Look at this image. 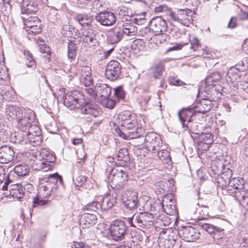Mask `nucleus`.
Wrapping results in <instances>:
<instances>
[{
    "label": "nucleus",
    "mask_w": 248,
    "mask_h": 248,
    "mask_svg": "<svg viewBox=\"0 0 248 248\" xmlns=\"http://www.w3.org/2000/svg\"><path fill=\"white\" fill-rule=\"evenodd\" d=\"M143 212L135 214L132 217L128 218V221L131 226L136 227L133 222L137 223L140 227H149L153 225L154 221V216L152 213L153 208L151 202L147 201L142 206Z\"/></svg>",
    "instance_id": "nucleus-1"
},
{
    "label": "nucleus",
    "mask_w": 248,
    "mask_h": 248,
    "mask_svg": "<svg viewBox=\"0 0 248 248\" xmlns=\"http://www.w3.org/2000/svg\"><path fill=\"white\" fill-rule=\"evenodd\" d=\"M22 109L15 105H9L6 108V113L11 119L16 120L21 125L28 126L35 120L34 112L30 109Z\"/></svg>",
    "instance_id": "nucleus-2"
},
{
    "label": "nucleus",
    "mask_w": 248,
    "mask_h": 248,
    "mask_svg": "<svg viewBox=\"0 0 248 248\" xmlns=\"http://www.w3.org/2000/svg\"><path fill=\"white\" fill-rule=\"evenodd\" d=\"M62 177L57 173L49 174L48 180L42 183L40 186V193L45 197L51 195L55 196L59 190V186H62Z\"/></svg>",
    "instance_id": "nucleus-3"
},
{
    "label": "nucleus",
    "mask_w": 248,
    "mask_h": 248,
    "mask_svg": "<svg viewBox=\"0 0 248 248\" xmlns=\"http://www.w3.org/2000/svg\"><path fill=\"white\" fill-rule=\"evenodd\" d=\"M106 174L108 175V181L114 188L120 189L126 185L128 175L122 170L117 169H106Z\"/></svg>",
    "instance_id": "nucleus-4"
},
{
    "label": "nucleus",
    "mask_w": 248,
    "mask_h": 248,
    "mask_svg": "<svg viewBox=\"0 0 248 248\" xmlns=\"http://www.w3.org/2000/svg\"><path fill=\"white\" fill-rule=\"evenodd\" d=\"M109 231L112 240L121 241L125 239L127 234L128 227L124 221L115 220L110 224Z\"/></svg>",
    "instance_id": "nucleus-5"
},
{
    "label": "nucleus",
    "mask_w": 248,
    "mask_h": 248,
    "mask_svg": "<svg viewBox=\"0 0 248 248\" xmlns=\"http://www.w3.org/2000/svg\"><path fill=\"white\" fill-rule=\"evenodd\" d=\"M83 103L84 95L78 91H72L67 93L63 100L64 105L70 110L79 108Z\"/></svg>",
    "instance_id": "nucleus-6"
},
{
    "label": "nucleus",
    "mask_w": 248,
    "mask_h": 248,
    "mask_svg": "<svg viewBox=\"0 0 248 248\" xmlns=\"http://www.w3.org/2000/svg\"><path fill=\"white\" fill-rule=\"evenodd\" d=\"M143 142L145 148L152 153H156L162 147V140L159 135L155 132H148L146 135Z\"/></svg>",
    "instance_id": "nucleus-7"
},
{
    "label": "nucleus",
    "mask_w": 248,
    "mask_h": 248,
    "mask_svg": "<svg viewBox=\"0 0 248 248\" xmlns=\"http://www.w3.org/2000/svg\"><path fill=\"white\" fill-rule=\"evenodd\" d=\"M120 200L126 208L130 210L134 209L138 207L139 204L138 193L128 189L124 190L121 193Z\"/></svg>",
    "instance_id": "nucleus-8"
},
{
    "label": "nucleus",
    "mask_w": 248,
    "mask_h": 248,
    "mask_svg": "<svg viewBox=\"0 0 248 248\" xmlns=\"http://www.w3.org/2000/svg\"><path fill=\"white\" fill-rule=\"evenodd\" d=\"M198 3L197 0H186L184 3L186 8L178 10L179 23L186 26H188L190 23L191 17L188 14H190L192 10H194L193 7Z\"/></svg>",
    "instance_id": "nucleus-9"
},
{
    "label": "nucleus",
    "mask_w": 248,
    "mask_h": 248,
    "mask_svg": "<svg viewBox=\"0 0 248 248\" xmlns=\"http://www.w3.org/2000/svg\"><path fill=\"white\" fill-rule=\"evenodd\" d=\"M178 233L183 240L186 242L195 241L200 235V233L190 226L181 227L179 229Z\"/></svg>",
    "instance_id": "nucleus-10"
},
{
    "label": "nucleus",
    "mask_w": 248,
    "mask_h": 248,
    "mask_svg": "<svg viewBox=\"0 0 248 248\" xmlns=\"http://www.w3.org/2000/svg\"><path fill=\"white\" fill-rule=\"evenodd\" d=\"M246 76L247 74L244 71H240L237 67H232L227 74V80L238 88L240 84L246 79Z\"/></svg>",
    "instance_id": "nucleus-11"
},
{
    "label": "nucleus",
    "mask_w": 248,
    "mask_h": 248,
    "mask_svg": "<svg viewBox=\"0 0 248 248\" xmlns=\"http://www.w3.org/2000/svg\"><path fill=\"white\" fill-rule=\"evenodd\" d=\"M23 126L28 129L26 132L29 139V142L34 146L39 145L42 140L41 130L39 127L34 124L31 125V124L28 126Z\"/></svg>",
    "instance_id": "nucleus-12"
},
{
    "label": "nucleus",
    "mask_w": 248,
    "mask_h": 248,
    "mask_svg": "<svg viewBox=\"0 0 248 248\" xmlns=\"http://www.w3.org/2000/svg\"><path fill=\"white\" fill-rule=\"evenodd\" d=\"M121 65L117 61H110L107 64L105 71L106 78L112 81L117 79L121 73Z\"/></svg>",
    "instance_id": "nucleus-13"
},
{
    "label": "nucleus",
    "mask_w": 248,
    "mask_h": 248,
    "mask_svg": "<svg viewBox=\"0 0 248 248\" xmlns=\"http://www.w3.org/2000/svg\"><path fill=\"white\" fill-rule=\"evenodd\" d=\"M95 19L103 26H109L116 22V16L111 12L105 11L97 14L95 16Z\"/></svg>",
    "instance_id": "nucleus-14"
},
{
    "label": "nucleus",
    "mask_w": 248,
    "mask_h": 248,
    "mask_svg": "<svg viewBox=\"0 0 248 248\" xmlns=\"http://www.w3.org/2000/svg\"><path fill=\"white\" fill-rule=\"evenodd\" d=\"M13 148L8 145H3L0 147V162L6 164L11 162L15 156Z\"/></svg>",
    "instance_id": "nucleus-15"
},
{
    "label": "nucleus",
    "mask_w": 248,
    "mask_h": 248,
    "mask_svg": "<svg viewBox=\"0 0 248 248\" xmlns=\"http://www.w3.org/2000/svg\"><path fill=\"white\" fill-rule=\"evenodd\" d=\"M152 30L156 33L165 32L167 31L168 26L166 21L160 16H156L150 21Z\"/></svg>",
    "instance_id": "nucleus-16"
},
{
    "label": "nucleus",
    "mask_w": 248,
    "mask_h": 248,
    "mask_svg": "<svg viewBox=\"0 0 248 248\" xmlns=\"http://www.w3.org/2000/svg\"><path fill=\"white\" fill-rule=\"evenodd\" d=\"M96 221L97 217L95 214L90 212L83 213L80 219V223L83 229L89 228L93 226Z\"/></svg>",
    "instance_id": "nucleus-17"
},
{
    "label": "nucleus",
    "mask_w": 248,
    "mask_h": 248,
    "mask_svg": "<svg viewBox=\"0 0 248 248\" xmlns=\"http://www.w3.org/2000/svg\"><path fill=\"white\" fill-rule=\"evenodd\" d=\"M201 228L210 234L218 235L220 238L224 235V229L210 223H200Z\"/></svg>",
    "instance_id": "nucleus-18"
},
{
    "label": "nucleus",
    "mask_w": 248,
    "mask_h": 248,
    "mask_svg": "<svg viewBox=\"0 0 248 248\" xmlns=\"http://www.w3.org/2000/svg\"><path fill=\"white\" fill-rule=\"evenodd\" d=\"M97 92V96L100 97L101 101L107 100L110 97L111 90L110 88L105 83H97L95 86Z\"/></svg>",
    "instance_id": "nucleus-19"
},
{
    "label": "nucleus",
    "mask_w": 248,
    "mask_h": 248,
    "mask_svg": "<svg viewBox=\"0 0 248 248\" xmlns=\"http://www.w3.org/2000/svg\"><path fill=\"white\" fill-rule=\"evenodd\" d=\"M195 111L193 108H183L178 112V117L180 121L183 126L184 123L186 124L187 122L191 120H193Z\"/></svg>",
    "instance_id": "nucleus-20"
},
{
    "label": "nucleus",
    "mask_w": 248,
    "mask_h": 248,
    "mask_svg": "<svg viewBox=\"0 0 248 248\" xmlns=\"http://www.w3.org/2000/svg\"><path fill=\"white\" fill-rule=\"evenodd\" d=\"M21 10L22 14H34L38 10L37 4L32 0H22Z\"/></svg>",
    "instance_id": "nucleus-21"
},
{
    "label": "nucleus",
    "mask_w": 248,
    "mask_h": 248,
    "mask_svg": "<svg viewBox=\"0 0 248 248\" xmlns=\"http://www.w3.org/2000/svg\"><path fill=\"white\" fill-rule=\"evenodd\" d=\"M123 36V33L121 28L115 26L108 32V41L112 44H117L119 42Z\"/></svg>",
    "instance_id": "nucleus-22"
},
{
    "label": "nucleus",
    "mask_w": 248,
    "mask_h": 248,
    "mask_svg": "<svg viewBox=\"0 0 248 248\" xmlns=\"http://www.w3.org/2000/svg\"><path fill=\"white\" fill-rule=\"evenodd\" d=\"M82 114L93 115L96 117L97 115V106L89 101H87L84 98V103L81 104L79 108Z\"/></svg>",
    "instance_id": "nucleus-23"
},
{
    "label": "nucleus",
    "mask_w": 248,
    "mask_h": 248,
    "mask_svg": "<svg viewBox=\"0 0 248 248\" xmlns=\"http://www.w3.org/2000/svg\"><path fill=\"white\" fill-rule=\"evenodd\" d=\"M195 118H193V120L187 122L186 124L184 123L183 127L185 130H187L192 133L200 135L201 133H202V124L195 121Z\"/></svg>",
    "instance_id": "nucleus-24"
},
{
    "label": "nucleus",
    "mask_w": 248,
    "mask_h": 248,
    "mask_svg": "<svg viewBox=\"0 0 248 248\" xmlns=\"http://www.w3.org/2000/svg\"><path fill=\"white\" fill-rule=\"evenodd\" d=\"M96 31L92 29H88L83 32V42L89 46H95L97 42L95 38Z\"/></svg>",
    "instance_id": "nucleus-25"
},
{
    "label": "nucleus",
    "mask_w": 248,
    "mask_h": 248,
    "mask_svg": "<svg viewBox=\"0 0 248 248\" xmlns=\"http://www.w3.org/2000/svg\"><path fill=\"white\" fill-rule=\"evenodd\" d=\"M26 130V128H25L24 126L21 125L20 130L15 133L14 138L15 139L14 142L15 143L24 145L29 142V139Z\"/></svg>",
    "instance_id": "nucleus-26"
},
{
    "label": "nucleus",
    "mask_w": 248,
    "mask_h": 248,
    "mask_svg": "<svg viewBox=\"0 0 248 248\" xmlns=\"http://www.w3.org/2000/svg\"><path fill=\"white\" fill-rule=\"evenodd\" d=\"M195 108V112L205 113L212 108V102L209 99L202 98L199 102L197 101Z\"/></svg>",
    "instance_id": "nucleus-27"
},
{
    "label": "nucleus",
    "mask_w": 248,
    "mask_h": 248,
    "mask_svg": "<svg viewBox=\"0 0 248 248\" xmlns=\"http://www.w3.org/2000/svg\"><path fill=\"white\" fill-rule=\"evenodd\" d=\"M169 38V35L164 32L157 33L149 40V46L150 47H154L159 46V44L164 43Z\"/></svg>",
    "instance_id": "nucleus-28"
},
{
    "label": "nucleus",
    "mask_w": 248,
    "mask_h": 248,
    "mask_svg": "<svg viewBox=\"0 0 248 248\" xmlns=\"http://www.w3.org/2000/svg\"><path fill=\"white\" fill-rule=\"evenodd\" d=\"M194 214L195 220H204L208 219L209 213V207L206 206H200L198 204V208H196V211H192Z\"/></svg>",
    "instance_id": "nucleus-29"
},
{
    "label": "nucleus",
    "mask_w": 248,
    "mask_h": 248,
    "mask_svg": "<svg viewBox=\"0 0 248 248\" xmlns=\"http://www.w3.org/2000/svg\"><path fill=\"white\" fill-rule=\"evenodd\" d=\"M232 175V170L230 169H228L227 171L223 172L221 175H218L216 179L218 186L222 188L227 187L229 184V179L231 178Z\"/></svg>",
    "instance_id": "nucleus-30"
},
{
    "label": "nucleus",
    "mask_w": 248,
    "mask_h": 248,
    "mask_svg": "<svg viewBox=\"0 0 248 248\" xmlns=\"http://www.w3.org/2000/svg\"><path fill=\"white\" fill-rule=\"evenodd\" d=\"M98 202L100 203V209L102 211H106L112 207L116 202L115 198L110 199L109 196L99 197Z\"/></svg>",
    "instance_id": "nucleus-31"
},
{
    "label": "nucleus",
    "mask_w": 248,
    "mask_h": 248,
    "mask_svg": "<svg viewBox=\"0 0 248 248\" xmlns=\"http://www.w3.org/2000/svg\"><path fill=\"white\" fill-rule=\"evenodd\" d=\"M118 165L121 166H127L130 161L128 152L126 149H120L116 155Z\"/></svg>",
    "instance_id": "nucleus-32"
},
{
    "label": "nucleus",
    "mask_w": 248,
    "mask_h": 248,
    "mask_svg": "<svg viewBox=\"0 0 248 248\" xmlns=\"http://www.w3.org/2000/svg\"><path fill=\"white\" fill-rule=\"evenodd\" d=\"M13 182L8 186L10 194L17 199H20L24 195V189L21 185L13 184Z\"/></svg>",
    "instance_id": "nucleus-33"
},
{
    "label": "nucleus",
    "mask_w": 248,
    "mask_h": 248,
    "mask_svg": "<svg viewBox=\"0 0 248 248\" xmlns=\"http://www.w3.org/2000/svg\"><path fill=\"white\" fill-rule=\"evenodd\" d=\"M32 168L34 170H42L47 171L51 170L53 168L52 164L50 163H46L44 160L39 159L35 161L32 164Z\"/></svg>",
    "instance_id": "nucleus-34"
},
{
    "label": "nucleus",
    "mask_w": 248,
    "mask_h": 248,
    "mask_svg": "<svg viewBox=\"0 0 248 248\" xmlns=\"http://www.w3.org/2000/svg\"><path fill=\"white\" fill-rule=\"evenodd\" d=\"M90 68L89 67H84L81 69L82 74L80 77V82L85 87H88L92 84L91 77Z\"/></svg>",
    "instance_id": "nucleus-35"
},
{
    "label": "nucleus",
    "mask_w": 248,
    "mask_h": 248,
    "mask_svg": "<svg viewBox=\"0 0 248 248\" xmlns=\"http://www.w3.org/2000/svg\"><path fill=\"white\" fill-rule=\"evenodd\" d=\"M75 19L82 27H93V19L92 16L89 15L81 14H78L75 17Z\"/></svg>",
    "instance_id": "nucleus-36"
},
{
    "label": "nucleus",
    "mask_w": 248,
    "mask_h": 248,
    "mask_svg": "<svg viewBox=\"0 0 248 248\" xmlns=\"http://www.w3.org/2000/svg\"><path fill=\"white\" fill-rule=\"evenodd\" d=\"M121 30L124 34L132 36L135 35L138 32L137 27L131 22L124 23L123 24Z\"/></svg>",
    "instance_id": "nucleus-37"
},
{
    "label": "nucleus",
    "mask_w": 248,
    "mask_h": 248,
    "mask_svg": "<svg viewBox=\"0 0 248 248\" xmlns=\"http://www.w3.org/2000/svg\"><path fill=\"white\" fill-rule=\"evenodd\" d=\"M128 130L129 131L127 132V139H139L141 140V143L143 142L144 138L141 136L143 131L141 127H137L136 129L134 128Z\"/></svg>",
    "instance_id": "nucleus-38"
},
{
    "label": "nucleus",
    "mask_w": 248,
    "mask_h": 248,
    "mask_svg": "<svg viewBox=\"0 0 248 248\" xmlns=\"http://www.w3.org/2000/svg\"><path fill=\"white\" fill-rule=\"evenodd\" d=\"M14 171L18 176L23 177L29 175L30 167L26 164H18L14 167Z\"/></svg>",
    "instance_id": "nucleus-39"
},
{
    "label": "nucleus",
    "mask_w": 248,
    "mask_h": 248,
    "mask_svg": "<svg viewBox=\"0 0 248 248\" xmlns=\"http://www.w3.org/2000/svg\"><path fill=\"white\" fill-rule=\"evenodd\" d=\"M221 79V75L218 72H214L207 77L206 83L208 86L215 85V83Z\"/></svg>",
    "instance_id": "nucleus-40"
},
{
    "label": "nucleus",
    "mask_w": 248,
    "mask_h": 248,
    "mask_svg": "<svg viewBox=\"0 0 248 248\" xmlns=\"http://www.w3.org/2000/svg\"><path fill=\"white\" fill-rule=\"evenodd\" d=\"M100 203L98 202V200L96 201H93L92 202L89 203L84 207V209L87 212H90L91 213L95 214L98 211H100Z\"/></svg>",
    "instance_id": "nucleus-41"
},
{
    "label": "nucleus",
    "mask_w": 248,
    "mask_h": 248,
    "mask_svg": "<svg viewBox=\"0 0 248 248\" xmlns=\"http://www.w3.org/2000/svg\"><path fill=\"white\" fill-rule=\"evenodd\" d=\"M77 44L72 41L68 43L67 56L71 61L74 60L76 57L77 51Z\"/></svg>",
    "instance_id": "nucleus-42"
},
{
    "label": "nucleus",
    "mask_w": 248,
    "mask_h": 248,
    "mask_svg": "<svg viewBox=\"0 0 248 248\" xmlns=\"http://www.w3.org/2000/svg\"><path fill=\"white\" fill-rule=\"evenodd\" d=\"M175 243L174 238H160L158 241L160 248H173Z\"/></svg>",
    "instance_id": "nucleus-43"
},
{
    "label": "nucleus",
    "mask_w": 248,
    "mask_h": 248,
    "mask_svg": "<svg viewBox=\"0 0 248 248\" xmlns=\"http://www.w3.org/2000/svg\"><path fill=\"white\" fill-rule=\"evenodd\" d=\"M156 152H157V155L158 158L162 161L166 163H169L171 161L170 153L166 150L161 148L160 150Z\"/></svg>",
    "instance_id": "nucleus-44"
},
{
    "label": "nucleus",
    "mask_w": 248,
    "mask_h": 248,
    "mask_svg": "<svg viewBox=\"0 0 248 248\" xmlns=\"http://www.w3.org/2000/svg\"><path fill=\"white\" fill-rule=\"evenodd\" d=\"M118 16L123 21L124 20H128L130 18L129 16V12L128 8L125 6H120L117 10Z\"/></svg>",
    "instance_id": "nucleus-45"
},
{
    "label": "nucleus",
    "mask_w": 248,
    "mask_h": 248,
    "mask_svg": "<svg viewBox=\"0 0 248 248\" xmlns=\"http://www.w3.org/2000/svg\"><path fill=\"white\" fill-rule=\"evenodd\" d=\"M137 124V121L136 119L135 114H134L133 115H132L130 118H128V120L125 121L123 124H121V125L122 126L127 129H131L132 128H135Z\"/></svg>",
    "instance_id": "nucleus-46"
},
{
    "label": "nucleus",
    "mask_w": 248,
    "mask_h": 248,
    "mask_svg": "<svg viewBox=\"0 0 248 248\" xmlns=\"http://www.w3.org/2000/svg\"><path fill=\"white\" fill-rule=\"evenodd\" d=\"M164 67L161 63L156 64L153 68L151 71L154 78L155 79L159 78V76L162 75Z\"/></svg>",
    "instance_id": "nucleus-47"
},
{
    "label": "nucleus",
    "mask_w": 248,
    "mask_h": 248,
    "mask_svg": "<svg viewBox=\"0 0 248 248\" xmlns=\"http://www.w3.org/2000/svg\"><path fill=\"white\" fill-rule=\"evenodd\" d=\"M24 55L27 59L26 64L28 67H33L36 66L35 61L32 58V55L28 50H24Z\"/></svg>",
    "instance_id": "nucleus-48"
},
{
    "label": "nucleus",
    "mask_w": 248,
    "mask_h": 248,
    "mask_svg": "<svg viewBox=\"0 0 248 248\" xmlns=\"http://www.w3.org/2000/svg\"><path fill=\"white\" fill-rule=\"evenodd\" d=\"M144 42L141 40L136 39L132 42L131 47L135 50V53H138V51L142 50L144 48Z\"/></svg>",
    "instance_id": "nucleus-49"
},
{
    "label": "nucleus",
    "mask_w": 248,
    "mask_h": 248,
    "mask_svg": "<svg viewBox=\"0 0 248 248\" xmlns=\"http://www.w3.org/2000/svg\"><path fill=\"white\" fill-rule=\"evenodd\" d=\"M134 114H133L131 111L129 110H125L124 111L120 113L119 114L118 118L119 121V122L121 124H123L125 121L128 119V118H130L132 115H133Z\"/></svg>",
    "instance_id": "nucleus-50"
},
{
    "label": "nucleus",
    "mask_w": 248,
    "mask_h": 248,
    "mask_svg": "<svg viewBox=\"0 0 248 248\" xmlns=\"http://www.w3.org/2000/svg\"><path fill=\"white\" fill-rule=\"evenodd\" d=\"M238 182L240 183L239 180L236 178H234L231 180L229 179V184L227 186L228 190H232L231 187L236 190L242 189L243 186L242 185H239Z\"/></svg>",
    "instance_id": "nucleus-51"
},
{
    "label": "nucleus",
    "mask_w": 248,
    "mask_h": 248,
    "mask_svg": "<svg viewBox=\"0 0 248 248\" xmlns=\"http://www.w3.org/2000/svg\"><path fill=\"white\" fill-rule=\"evenodd\" d=\"M40 51L42 53L45 54L43 57L46 61L49 62L51 59V53L49 47L46 45L41 46L40 47Z\"/></svg>",
    "instance_id": "nucleus-52"
},
{
    "label": "nucleus",
    "mask_w": 248,
    "mask_h": 248,
    "mask_svg": "<svg viewBox=\"0 0 248 248\" xmlns=\"http://www.w3.org/2000/svg\"><path fill=\"white\" fill-rule=\"evenodd\" d=\"M114 94L119 99L124 100L125 96V93L122 86H118L114 89Z\"/></svg>",
    "instance_id": "nucleus-53"
},
{
    "label": "nucleus",
    "mask_w": 248,
    "mask_h": 248,
    "mask_svg": "<svg viewBox=\"0 0 248 248\" xmlns=\"http://www.w3.org/2000/svg\"><path fill=\"white\" fill-rule=\"evenodd\" d=\"M48 201L43 200L40 197H36L33 199V206L35 207L39 206L45 205Z\"/></svg>",
    "instance_id": "nucleus-54"
},
{
    "label": "nucleus",
    "mask_w": 248,
    "mask_h": 248,
    "mask_svg": "<svg viewBox=\"0 0 248 248\" xmlns=\"http://www.w3.org/2000/svg\"><path fill=\"white\" fill-rule=\"evenodd\" d=\"M202 134V139L204 143H206L207 147H208V144L212 142L213 140V136L209 133H201Z\"/></svg>",
    "instance_id": "nucleus-55"
},
{
    "label": "nucleus",
    "mask_w": 248,
    "mask_h": 248,
    "mask_svg": "<svg viewBox=\"0 0 248 248\" xmlns=\"http://www.w3.org/2000/svg\"><path fill=\"white\" fill-rule=\"evenodd\" d=\"M41 23L35 24V25H32V24H26V26L28 28L31 29V32L36 34L41 32Z\"/></svg>",
    "instance_id": "nucleus-56"
},
{
    "label": "nucleus",
    "mask_w": 248,
    "mask_h": 248,
    "mask_svg": "<svg viewBox=\"0 0 248 248\" xmlns=\"http://www.w3.org/2000/svg\"><path fill=\"white\" fill-rule=\"evenodd\" d=\"M74 181L76 186H81L86 181V177L83 175H80L76 178Z\"/></svg>",
    "instance_id": "nucleus-57"
},
{
    "label": "nucleus",
    "mask_w": 248,
    "mask_h": 248,
    "mask_svg": "<svg viewBox=\"0 0 248 248\" xmlns=\"http://www.w3.org/2000/svg\"><path fill=\"white\" fill-rule=\"evenodd\" d=\"M87 93L90 95L92 97L95 98L97 96V92L96 89L95 88H93L92 84L91 86H89L88 87H85V89Z\"/></svg>",
    "instance_id": "nucleus-58"
},
{
    "label": "nucleus",
    "mask_w": 248,
    "mask_h": 248,
    "mask_svg": "<svg viewBox=\"0 0 248 248\" xmlns=\"http://www.w3.org/2000/svg\"><path fill=\"white\" fill-rule=\"evenodd\" d=\"M42 159L44 160V162H46V163H50L53 167V163L56 160V157L53 153L51 152L49 154H48L47 157H46L45 158Z\"/></svg>",
    "instance_id": "nucleus-59"
},
{
    "label": "nucleus",
    "mask_w": 248,
    "mask_h": 248,
    "mask_svg": "<svg viewBox=\"0 0 248 248\" xmlns=\"http://www.w3.org/2000/svg\"><path fill=\"white\" fill-rule=\"evenodd\" d=\"M26 24H32V25H35V24L41 23V21L37 16H31L28 17L25 21Z\"/></svg>",
    "instance_id": "nucleus-60"
},
{
    "label": "nucleus",
    "mask_w": 248,
    "mask_h": 248,
    "mask_svg": "<svg viewBox=\"0 0 248 248\" xmlns=\"http://www.w3.org/2000/svg\"><path fill=\"white\" fill-rule=\"evenodd\" d=\"M102 103L103 105L109 108H112L115 105V102L109 98H108L106 101H102Z\"/></svg>",
    "instance_id": "nucleus-61"
},
{
    "label": "nucleus",
    "mask_w": 248,
    "mask_h": 248,
    "mask_svg": "<svg viewBox=\"0 0 248 248\" xmlns=\"http://www.w3.org/2000/svg\"><path fill=\"white\" fill-rule=\"evenodd\" d=\"M241 205L244 206L248 203V197L246 192L243 194L242 197H240V200L238 201Z\"/></svg>",
    "instance_id": "nucleus-62"
},
{
    "label": "nucleus",
    "mask_w": 248,
    "mask_h": 248,
    "mask_svg": "<svg viewBox=\"0 0 248 248\" xmlns=\"http://www.w3.org/2000/svg\"><path fill=\"white\" fill-rule=\"evenodd\" d=\"M200 45V42L199 40L196 38H194L192 39L191 41V48L193 49V50L195 51L197 50V49L199 47Z\"/></svg>",
    "instance_id": "nucleus-63"
},
{
    "label": "nucleus",
    "mask_w": 248,
    "mask_h": 248,
    "mask_svg": "<svg viewBox=\"0 0 248 248\" xmlns=\"http://www.w3.org/2000/svg\"><path fill=\"white\" fill-rule=\"evenodd\" d=\"M186 45V44H185V43L176 44L172 46L169 47L168 48V51H173V50H180Z\"/></svg>",
    "instance_id": "nucleus-64"
}]
</instances>
